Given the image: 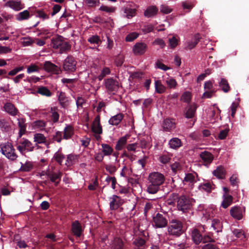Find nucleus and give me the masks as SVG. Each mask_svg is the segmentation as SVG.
Returning <instances> with one entry per match:
<instances>
[{
    "label": "nucleus",
    "mask_w": 249,
    "mask_h": 249,
    "mask_svg": "<svg viewBox=\"0 0 249 249\" xmlns=\"http://www.w3.org/2000/svg\"><path fill=\"white\" fill-rule=\"evenodd\" d=\"M85 2L89 7H94L100 3V0H85Z\"/></svg>",
    "instance_id": "680f3d73"
},
{
    "label": "nucleus",
    "mask_w": 249,
    "mask_h": 249,
    "mask_svg": "<svg viewBox=\"0 0 249 249\" xmlns=\"http://www.w3.org/2000/svg\"><path fill=\"white\" fill-rule=\"evenodd\" d=\"M78 162V156L75 155L70 154L67 156L65 165L69 167L74 165Z\"/></svg>",
    "instance_id": "5701e85b"
},
{
    "label": "nucleus",
    "mask_w": 249,
    "mask_h": 249,
    "mask_svg": "<svg viewBox=\"0 0 249 249\" xmlns=\"http://www.w3.org/2000/svg\"><path fill=\"white\" fill-rule=\"evenodd\" d=\"M73 128L70 125H67L65 127L64 130L63 138L65 139H70L73 135Z\"/></svg>",
    "instance_id": "c756f323"
},
{
    "label": "nucleus",
    "mask_w": 249,
    "mask_h": 249,
    "mask_svg": "<svg viewBox=\"0 0 249 249\" xmlns=\"http://www.w3.org/2000/svg\"><path fill=\"white\" fill-rule=\"evenodd\" d=\"M219 86L224 92H228L230 89V87L228 81L225 78H221L219 83Z\"/></svg>",
    "instance_id": "4c0bfd02"
},
{
    "label": "nucleus",
    "mask_w": 249,
    "mask_h": 249,
    "mask_svg": "<svg viewBox=\"0 0 249 249\" xmlns=\"http://www.w3.org/2000/svg\"><path fill=\"white\" fill-rule=\"evenodd\" d=\"M164 81L167 85V87L170 89H175L177 85L176 80L173 77L170 76L164 78Z\"/></svg>",
    "instance_id": "7c9ffc66"
},
{
    "label": "nucleus",
    "mask_w": 249,
    "mask_h": 249,
    "mask_svg": "<svg viewBox=\"0 0 249 249\" xmlns=\"http://www.w3.org/2000/svg\"><path fill=\"white\" fill-rule=\"evenodd\" d=\"M202 249H219L215 245L212 243H208L202 246Z\"/></svg>",
    "instance_id": "774afa93"
},
{
    "label": "nucleus",
    "mask_w": 249,
    "mask_h": 249,
    "mask_svg": "<svg viewBox=\"0 0 249 249\" xmlns=\"http://www.w3.org/2000/svg\"><path fill=\"white\" fill-rule=\"evenodd\" d=\"M233 234L237 238L240 239H243L246 238V236L243 231L241 230L234 229L232 231Z\"/></svg>",
    "instance_id": "3c124183"
},
{
    "label": "nucleus",
    "mask_w": 249,
    "mask_h": 249,
    "mask_svg": "<svg viewBox=\"0 0 249 249\" xmlns=\"http://www.w3.org/2000/svg\"><path fill=\"white\" fill-rule=\"evenodd\" d=\"M32 126L35 129L42 130L45 127L46 123L43 121L37 120L33 123Z\"/></svg>",
    "instance_id": "c03bdc74"
},
{
    "label": "nucleus",
    "mask_w": 249,
    "mask_h": 249,
    "mask_svg": "<svg viewBox=\"0 0 249 249\" xmlns=\"http://www.w3.org/2000/svg\"><path fill=\"white\" fill-rule=\"evenodd\" d=\"M156 66L157 68L163 71H167L170 69L169 67L165 66L164 64L160 61H157L156 63Z\"/></svg>",
    "instance_id": "338daca9"
},
{
    "label": "nucleus",
    "mask_w": 249,
    "mask_h": 249,
    "mask_svg": "<svg viewBox=\"0 0 249 249\" xmlns=\"http://www.w3.org/2000/svg\"><path fill=\"white\" fill-rule=\"evenodd\" d=\"M133 244L135 245V249H145V241L141 238L136 239Z\"/></svg>",
    "instance_id": "cd10ccee"
},
{
    "label": "nucleus",
    "mask_w": 249,
    "mask_h": 249,
    "mask_svg": "<svg viewBox=\"0 0 249 249\" xmlns=\"http://www.w3.org/2000/svg\"><path fill=\"white\" fill-rule=\"evenodd\" d=\"M202 214L203 215V218H204V220H207L213 215L212 209H207L204 210L202 212Z\"/></svg>",
    "instance_id": "4d7b16f0"
},
{
    "label": "nucleus",
    "mask_w": 249,
    "mask_h": 249,
    "mask_svg": "<svg viewBox=\"0 0 249 249\" xmlns=\"http://www.w3.org/2000/svg\"><path fill=\"white\" fill-rule=\"evenodd\" d=\"M177 202V208L179 211L184 213L190 209L191 207V199L185 196H180L177 194H173L168 200L169 205H174Z\"/></svg>",
    "instance_id": "f257e3e1"
},
{
    "label": "nucleus",
    "mask_w": 249,
    "mask_h": 249,
    "mask_svg": "<svg viewBox=\"0 0 249 249\" xmlns=\"http://www.w3.org/2000/svg\"><path fill=\"white\" fill-rule=\"evenodd\" d=\"M44 68L48 72H54L57 70V67L49 61H46L44 63Z\"/></svg>",
    "instance_id": "c9c22d12"
},
{
    "label": "nucleus",
    "mask_w": 249,
    "mask_h": 249,
    "mask_svg": "<svg viewBox=\"0 0 249 249\" xmlns=\"http://www.w3.org/2000/svg\"><path fill=\"white\" fill-rule=\"evenodd\" d=\"M77 62L71 56L67 57L63 62V69L68 72L74 71L76 69Z\"/></svg>",
    "instance_id": "6e6552de"
},
{
    "label": "nucleus",
    "mask_w": 249,
    "mask_h": 249,
    "mask_svg": "<svg viewBox=\"0 0 249 249\" xmlns=\"http://www.w3.org/2000/svg\"><path fill=\"white\" fill-rule=\"evenodd\" d=\"M158 12V8L155 5L148 6L144 11L143 15L147 18H151L156 16Z\"/></svg>",
    "instance_id": "f3484780"
},
{
    "label": "nucleus",
    "mask_w": 249,
    "mask_h": 249,
    "mask_svg": "<svg viewBox=\"0 0 249 249\" xmlns=\"http://www.w3.org/2000/svg\"><path fill=\"white\" fill-rule=\"evenodd\" d=\"M88 41L92 44H98L101 42V40L98 36H93L88 39Z\"/></svg>",
    "instance_id": "0e129e2a"
},
{
    "label": "nucleus",
    "mask_w": 249,
    "mask_h": 249,
    "mask_svg": "<svg viewBox=\"0 0 249 249\" xmlns=\"http://www.w3.org/2000/svg\"><path fill=\"white\" fill-rule=\"evenodd\" d=\"M213 175L218 178L223 179L225 178V170L222 166H218L213 171Z\"/></svg>",
    "instance_id": "a878e982"
},
{
    "label": "nucleus",
    "mask_w": 249,
    "mask_h": 249,
    "mask_svg": "<svg viewBox=\"0 0 249 249\" xmlns=\"http://www.w3.org/2000/svg\"><path fill=\"white\" fill-rule=\"evenodd\" d=\"M231 215L234 218L240 220L243 217V211L241 208L234 206L232 207L230 211Z\"/></svg>",
    "instance_id": "a211bd4d"
},
{
    "label": "nucleus",
    "mask_w": 249,
    "mask_h": 249,
    "mask_svg": "<svg viewBox=\"0 0 249 249\" xmlns=\"http://www.w3.org/2000/svg\"><path fill=\"white\" fill-rule=\"evenodd\" d=\"M176 122L174 119L166 118L162 124V127L164 131H170L176 127Z\"/></svg>",
    "instance_id": "f8f14e48"
},
{
    "label": "nucleus",
    "mask_w": 249,
    "mask_h": 249,
    "mask_svg": "<svg viewBox=\"0 0 249 249\" xmlns=\"http://www.w3.org/2000/svg\"><path fill=\"white\" fill-rule=\"evenodd\" d=\"M155 87L156 92L159 93H163L165 91V87L162 85L160 80L155 81Z\"/></svg>",
    "instance_id": "a19ab883"
},
{
    "label": "nucleus",
    "mask_w": 249,
    "mask_h": 249,
    "mask_svg": "<svg viewBox=\"0 0 249 249\" xmlns=\"http://www.w3.org/2000/svg\"><path fill=\"white\" fill-rule=\"evenodd\" d=\"M0 151L3 155L10 160H14L18 157L15 153V149L11 143L7 142L1 144Z\"/></svg>",
    "instance_id": "39448f33"
},
{
    "label": "nucleus",
    "mask_w": 249,
    "mask_h": 249,
    "mask_svg": "<svg viewBox=\"0 0 249 249\" xmlns=\"http://www.w3.org/2000/svg\"><path fill=\"white\" fill-rule=\"evenodd\" d=\"M58 100L60 105L63 108L67 107L70 103L69 98L63 92H60L58 95Z\"/></svg>",
    "instance_id": "dca6fc26"
},
{
    "label": "nucleus",
    "mask_w": 249,
    "mask_h": 249,
    "mask_svg": "<svg viewBox=\"0 0 249 249\" xmlns=\"http://www.w3.org/2000/svg\"><path fill=\"white\" fill-rule=\"evenodd\" d=\"M212 227L217 232L222 231V224L219 220L213 219L212 221Z\"/></svg>",
    "instance_id": "58836bf2"
},
{
    "label": "nucleus",
    "mask_w": 249,
    "mask_h": 249,
    "mask_svg": "<svg viewBox=\"0 0 249 249\" xmlns=\"http://www.w3.org/2000/svg\"><path fill=\"white\" fill-rule=\"evenodd\" d=\"M191 235L195 244H198L201 242L202 240V236L197 229H195L192 230Z\"/></svg>",
    "instance_id": "393cba45"
},
{
    "label": "nucleus",
    "mask_w": 249,
    "mask_h": 249,
    "mask_svg": "<svg viewBox=\"0 0 249 249\" xmlns=\"http://www.w3.org/2000/svg\"><path fill=\"white\" fill-rule=\"evenodd\" d=\"M31 14L28 10H25L19 13L16 16V19L18 21L27 20L31 17Z\"/></svg>",
    "instance_id": "bb28decb"
},
{
    "label": "nucleus",
    "mask_w": 249,
    "mask_h": 249,
    "mask_svg": "<svg viewBox=\"0 0 249 249\" xmlns=\"http://www.w3.org/2000/svg\"><path fill=\"white\" fill-rule=\"evenodd\" d=\"M168 232L171 235L179 236L183 232L182 222L177 219L172 220L168 228Z\"/></svg>",
    "instance_id": "7ed1b4c3"
},
{
    "label": "nucleus",
    "mask_w": 249,
    "mask_h": 249,
    "mask_svg": "<svg viewBox=\"0 0 249 249\" xmlns=\"http://www.w3.org/2000/svg\"><path fill=\"white\" fill-rule=\"evenodd\" d=\"M18 125L20 128L19 132V137L20 138L21 136L24 133L26 127L25 125V121L23 119H18Z\"/></svg>",
    "instance_id": "37998d69"
},
{
    "label": "nucleus",
    "mask_w": 249,
    "mask_h": 249,
    "mask_svg": "<svg viewBox=\"0 0 249 249\" xmlns=\"http://www.w3.org/2000/svg\"><path fill=\"white\" fill-rule=\"evenodd\" d=\"M99 10L107 13H113L115 10V8L112 6H107L106 5H102L100 6Z\"/></svg>",
    "instance_id": "6e6d98bb"
},
{
    "label": "nucleus",
    "mask_w": 249,
    "mask_h": 249,
    "mask_svg": "<svg viewBox=\"0 0 249 249\" xmlns=\"http://www.w3.org/2000/svg\"><path fill=\"white\" fill-rule=\"evenodd\" d=\"M136 12V10L135 9L126 8L124 9V13L127 18H130L135 16Z\"/></svg>",
    "instance_id": "49530a36"
},
{
    "label": "nucleus",
    "mask_w": 249,
    "mask_h": 249,
    "mask_svg": "<svg viewBox=\"0 0 249 249\" xmlns=\"http://www.w3.org/2000/svg\"><path fill=\"white\" fill-rule=\"evenodd\" d=\"M39 70V68L35 64H31L28 66L27 72L30 74L35 72H37Z\"/></svg>",
    "instance_id": "5fc2aeb1"
},
{
    "label": "nucleus",
    "mask_w": 249,
    "mask_h": 249,
    "mask_svg": "<svg viewBox=\"0 0 249 249\" xmlns=\"http://www.w3.org/2000/svg\"><path fill=\"white\" fill-rule=\"evenodd\" d=\"M196 108V106L195 105L189 106L185 113V117L187 118H193L195 115Z\"/></svg>",
    "instance_id": "e433bc0d"
},
{
    "label": "nucleus",
    "mask_w": 249,
    "mask_h": 249,
    "mask_svg": "<svg viewBox=\"0 0 249 249\" xmlns=\"http://www.w3.org/2000/svg\"><path fill=\"white\" fill-rule=\"evenodd\" d=\"M147 47V45L145 43L138 42L134 46L133 52L136 55H142L145 52Z\"/></svg>",
    "instance_id": "9b49d317"
},
{
    "label": "nucleus",
    "mask_w": 249,
    "mask_h": 249,
    "mask_svg": "<svg viewBox=\"0 0 249 249\" xmlns=\"http://www.w3.org/2000/svg\"><path fill=\"white\" fill-rule=\"evenodd\" d=\"M32 168V164L30 162H26L25 164H22L20 170L22 171H29Z\"/></svg>",
    "instance_id": "052dcab7"
},
{
    "label": "nucleus",
    "mask_w": 249,
    "mask_h": 249,
    "mask_svg": "<svg viewBox=\"0 0 249 249\" xmlns=\"http://www.w3.org/2000/svg\"><path fill=\"white\" fill-rule=\"evenodd\" d=\"M192 95L191 92L189 91L184 92L181 97V100L184 102L188 103L191 99Z\"/></svg>",
    "instance_id": "603ef678"
},
{
    "label": "nucleus",
    "mask_w": 249,
    "mask_h": 249,
    "mask_svg": "<svg viewBox=\"0 0 249 249\" xmlns=\"http://www.w3.org/2000/svg\"><path fill=\"white\" fill-rule=\"evenodd\" d=\"M110 73V69L107 67H105L102 70L101 73L98 76V79L99 81H101L104 77L109 74Z\"/></svg>",
    "instance_id": "09e8293b"
},
{
    "label": "nucleus",
    "mask_w": 249,
    "mask_h": 249,
    "mask_svg": "<svg viewBox=\"0 0 249 249\" xmlns=\"http://www.w3.org/2000/svg\"><path fill=\"white\" fill-rule=\"evenodd\" d=\"M91 131L97 140L101 139L100 135L102 134L103 130L99 116H97L94 119L91 126Z\"/></svg>",
    "instance_id": "0eeeda50"
},
{
    "label": "nucleus",
    "mask_w": 249,
    "mask_h": 249,
    "mask_svg": "<svg viewBox=\"0 0 249 249\" xmlns=\"http://www.w3.org/2000/svg\"><path fill=\"white\" fill-rule=\"evenodd\" d=\"M6 7H8L15 11H18L24 8V4L19 0H9L5 3Z\"/></svg>",
    "instance_id": "9d476101"
},
{
    "label": "nucleus",
    "mask_w": 249,
    "mask_h": 249,
    "mask_svg": "<svg viewBox=\"0 0 249 249\" xmlns=\"http://www.w3.org/2000/svg\"><path fill=\"white\" fill-rule=\"evenodd\" d=\"M124 117V115L119 113L113 116H112L108 120V123L112 125H117L120 124Z\"/></svg>",
    "instance_id": "6ab92c4d"
},
{
    "label": "nucleus",
    "mask_w": 249,
    "mask_h": 249,
    "mask_svg": "<svg viewBox=\"0 0 249 249\" xmlns=\"http://www.w3.org/2000/svg\"><path fill=\"white\" fill-rule=\"evenodd\" d=\"M64 38L61 36H58L52 40V43L53 47L54 49H58L62 43Z\"/></svg>",
    "instance_id": "79ce46f5"
},
{
    "label": "nucleus",
    "mask_w": 249,
    "mask_h": 249,
    "mask_svg": "<svg viewBox=\"0 0 249 249\" xmlns=\"http://www.w3.org/2000/svg\"><path fill=\"white\" fill-rule=\"evenodd\" d=\"M71 47V45L64 39L62 43H61V46L58 49H59V53H62L69 51Z\"/></svg>",
    "instance_id": "ea45409f"
},
{
    "label": "nucleus",
    "mask_w": 249,
    "mask_h": 249,
    "mask_svg": "<svg viewBox=\"0 0 249 249\" xmlns=\"http://www.w3.org/2000/svg\"><path fill=\"white\" fill-rule=\"evenodd\" d=\"M167 225V221L163 215L160 213H157L153 217V225L157 228H161L165 227Z\"/></svg>",
    "instance_id": "1a4fd4ad"
},
{
    "label": "nucleus",
    "mask_w": 249,
    "mask_h": 249,
    "mask_svg": "<svg viewBox=\"0 0 249 249\" xmlns=\"http://www.w3.org/2000/svg\"><path fill=\"white\" fill-rule=\"evenodd\" d=\"M200 158L205 165L210 164L213 160V155L209 152L204 151L200 154Z\"/></svg>",
    "instance_id": "2eb2a0df"
},
{
    "label": "nucleus",
    "mask_w": 249,
    "mask_h": 249,
    "mask_svg": "<svg viewBox=\"0 0 249 249\" xmlns=\"http://www.w3.org/2000/svg\"><path fill=\"white\" fill-rule=\"evenodd\" d=\"M4 108L6 112L12 116H15L18 113V110L10 103H6L4 106Z\"/></svg>",
    "instance_id": "412c9836"
},
{
    "label": "nucleus",
    "mask_w": 249,
    "mask_h": 249,
    "mask_svg": "<svg viewBox=\"0 0 249 249\" xmlns=\"http://www.w3.org/2000/svg\"><path fill=\"white\" fill-rule=\"evenodd\" d=\"M149 185L147 187V192L149 194H154L159 190V186L164 181V176L159 172L151 173L148 177Z\"/></svg>",
    "instance_id": "f03ea898"
},
{
    "label": "nucleus",
    "mask_w": 249,
    "mask_h": 249,
    "mask_svg": "<svg viewBox=\"0 0 249 249\" xmlns=\"http://www.w3.org/2000/svg\"><path fill=\"white\" fill-rule=\"evenodd\" d=\"M127 137L126 136L120 138L117 142L115 149L119 151L122 150L124 146L125 145L127 142Z\"/></svg>",
    "instance_id": "72a5a7b5"
},
{
    "label": "nucleus",
    "mask_w": 249,
    "mask_h": 249,
    "mask_svg": "<svg viewBox=\"0 0 249 249\" xmlns=\"http://www.w3.org/2000/svg\"><path fill=\"white\" fill-rule=\"evenodd\" d=\"M169 144L171 148L177 149L181 146V142L178 138H174L170 140Z\"/></svg>",
    "instance_id": "473e14b6"
},
{
    "label": "nucleus",
    "mask_w": 249,
    "mask_h": 249,
    "mask_svg": "<svg viewBox=\"0 0 249 249\" xmlns=\"http://www.w3.org/2000/svg\"><path fill=\"white\" fill-rule=\"evenodd\" d=\"M72 231L73 234L77 237H80L82 232L81 224L78 221H74L72 224Z\"/></svg>",
    "instance_id": "aec40b11"
},
{
    "label": "nucleus",
    "mask_w": 249,
    "mask_h": 249,
    "mask_svg": "<svg viewBox=\"0 0 249 249\" xmlns=\"http://www.w3.org/2000/svg\"><path fill=\"white\" fill-rule=\"evenodd\" d=\"M201 188L203 190L208 193L211 192L212 190L213 189V185L209 182L203 183L201 185Z\"/></svg>",
    "instance_id": "864d4df0"
},
{
    "label": "nucleus",
    "mask_w": 249,
    "mask_h": 249,
    "mask_svg": "<svg viewBox=\"0 0 249 249\" xmlns=\"http://www.w3.org/2000/svg\"><path fill=\"white\" fill-rule=\"evenodd\" d=\"M37 92L42 95L49 97L51 96V91L46 87H41L38 88Z\"/></svg>",
    "instance_id": "de8ad7c7"
},
{
    "label": "nucleus",
    "mask_w": 249,
    "mask_h": 249,
    "mask_svg": "<svg viewBox=\"0 0 249 249\" xmlns=\"http://www.w3.org/2000/svg\"><path fill=\"white\" fill-rule=\"evenodd\" d=\"M53 157L56 161L60 164H62L63 160L64 159V156L60 152L59 150L55 153Z\"/></svg>",
    "instance_id": "8fccbe9b"
},
{
    "label": "nucleus",
    "mask_w": 249,
    "mask_h": 249,
    "mask_svg": "<svg viewBox=\"0 0 249 249\" xmlns=\"http://www.w3.org/2000/svg\"><path fill=\"white\" fill-rule=\"evenodd\" d=\"M48 178H50L52 182L54 183L55 185H57L61 179V173L59 171L56 172L53 171H50L48 173Z\"/></svg>",
    "instance_id": "ddd939ff"
},
{
    "label": "nucleus",
    "mask_w": 249,
    "mask_h": 249,
    "mask_svg": "<svg viewBox=\"0 0 249 249\" xmlns=\"http://www.w3.org/2000/svg\"><path fill=\"white\" fill-rule=\"evenodd\" d=\"M110 207L111 210H116L123 203V200L117 196L113 195L110 198Z\"/></svg>",
    "instance_id": "4468645a"
},
{
    "label": "nucleus",
    "mask_w": 249,
    "mask_h": 249,
    "mask_svg": "<svg viewBox=\"0 0 249 249\" xmlns=\"http://www.w3.org/2000/svg\"><path fill=\"white\" fill-rule=\"evenodd\" d=\"M170 160V157L168 154L163 155L160 157V161L163 164L168 163Z\"/></svg>",
    "instance_id": "69168bd1"
},
{
    "label": "nucleus",
    "mask_w": 249,
    "mask_h": 249,
    "mask_svg": "<svg viewBox=\"0 0 249 249\" xmlns=\"http://www.w3.org/2000/svg\"><path fill=\"white\" fill-rule=\"evenodd\" d=\"M105 86L109 94H114L119 89L118 82L112 78L105 80Z\"/></svg>",
    "instance_id": "423d86ee"
},
{
    "label": "nucleus",
    "mask_w": 249,
    "mask_h": 249,
    "mask_svg": "<svg viewBox=\"0 0 249 249\" xmlns=\"http://www.w3.org/2000/svg\"><path fill=\"white\" fill-rule=\"evenodd\" d=\"M160 10L163 14H168L173 11V8L166 3H163L160 5Z\"/></svg>",
    "instance_id": "f704fd0d"
},
{
    "label": "nucleus",
    "mask_w": 249,
    "mask_h": 249,
    "mask_svg": "<svg viewBox=\"0 0 249 249\" xmlns=\"http://www.w3.org/2000/svg\"><path fill=\"white\" fill-rule=\"evenodd\" d=\"M196 182V175L195 174L188 173L186 174L183 179V183L185 185L192 186Z\"/></svg>",
    "instance_id": "4be33fe9"
},
{
    "label": "nucleus",
    "mask_w": 249,
    "mask_h": 249,
    "mask_svg": "<svg viewBox=\"0 0 249 249\" xmlns=\"http://www.w3.org/2000/svg\"><path fill=\"white\" fill-rule=\"evenodd\" d=\"M51 112H52V117L53 121V122L55 123L57 122L59 118V115L57 112L56 111V109L55 108H51Z\"/></svg>",
    "instance_id": "13d9d810"
},
{
    "label": "nucleus",
    "mask_w": 249,
    "mask_h": 249,
    "mask_svg": "<svg viewBox=\"0 0 249 249\" xmlns=\"http://www.w3.org/2000/svg\"><path fill=\"white\" fill-rule=\"evenodd\" d=\"M102 152L105 156H109L113 152V148L108 144L103 143L101 144Z\"/></svg>",
    "instance_id": "2f4dec72"
},
{
    "label": "nucleus",
    "mask_w": 249,
    "mask_h": 249,
    "mask_svg": "<svg viewBox=\"0 0 249 249\" xmlns=\"http://www.w3.org/2000/svg\"><path fill=\"white\" fill-rule=\"evenodd\" d=\"M138 36L139 34L138 33L136 32H133L132 33L129 34L126 36L125 40L126 41L131 42L136 38H137L138 37Z\"/></svg>",
    "instance_id": "bf43d9fd"
},
{
    "label": "nucleus",
    "mask_w": 249,
    "mask_h": 249,
    "mask_svg": "<svg viewBox=\"0 0 249 249\" xmlns=\"http://www.w3.org/2000/svg\"><path fill=\"white\" fill-rule=\"evenodd\" d=\"M34 141L36 144L46 143V138L41 133H36L34 136Z\"/></svg>",
    "instance_id": "c85d7f7f"
},
{
    "label": "nucleus",
    "mask_w": 249,
    "mask_h": 249,
    "mask_svg": "<svg viewBox=\"0 0 249 249\" xmlns=\"http://www.w3.org/2000/svg\"><path fill=\"white\" fill-rule=\"evenodd\" d=\"M113 249H123V243L122 240L119 238L114 239L112 243Z\"/></svg>",
    "instance_id": "a18cd8bd"
},
{
    "label": "nucleus",
    "mask_w": 249,
    "mask_h": 249,
    "mask_svg": "<svg viewBox=\"0 0 249 249\" xmlns=\"http://www.w3.org/2000/svg\"><path fill=\"white\" fill-rule=\"evenodd\" d=\"M223 200L221 203L223 208L226 209L231 205L232 202L233 197L229 194H224L223 196Z\"/></svg>",
    "instance_id": "b1692460"
},
{
    "label": "nucleus",
    "mask_w": 249,
    "mask_h": 249,
    "mask_svg": "<svg viewBox=\"0 0 249 249\" xmlns=\"http://www.w3.org/2000/svg\"><path fill=\"white\" fill-rule=\"evenodd\" d=\"M169 45L172 48L176 47L178 44V40L175 37L173 36L172 38L169 39Z\"/></svg>",
    "instance_id": "e2e57ef3"
},
{
    "label": "nucleus",
    "mask_w": 249,
    "mask_h": 249,
    "mask_svg": "<svg viewBox=\"0 0 249 249\" xmlns=\"http://www.w3.org/2000/svg\"><path fill=\"white\" fill-rule=\"evenodd\" d=\"M16 145L17 149L22 154H24L26 152L32 151L34 149V146L32 143L28 139L25 138L18 139Z\"/></svg>",
    "instance_id": "20e7f679"
}]
</instances>
